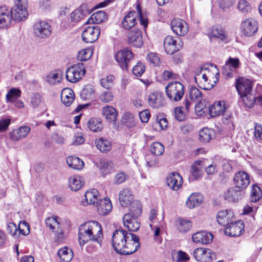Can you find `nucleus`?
Wrapping results in <instances>:
<instances>
[{"instance_id":"nucleus-1","label":"nucleus","mask_w":262,"mask_h":262,"mask_svg":"<svg viewBox=\"0 0 262 262\" xmlns=\"http://www.w3.org/2000/svg\"><path fill=\"white\" fill-rule=\"evenodd\" d=\"M112 240L114 250L121 255L133 254L140 247L139 237L122 229L116 230L114 232Z\"/></svg>"},{"instance_id":"nucleus-2","label":"nucleus","mask_w":262,"mask_h":262,"mask_svg":"<svg viewBox=\"0 0 262 262\" xmlns=\"http://www.w3.org/2000/svg\"><path fill=\"white\" fill-rule=\"evenodd\" d=\"M78 235L81 246L89 241L96 242L100 245L103 237L101 226L97 221L85 222L79 227Z\"/></svg>"},{"instance_id":"nucleus-3","label":"nucleus","mask_w":262,"mask_h":262,"mask_svg":"<svg viewBox=\"0 0 262 262\" xmlns=\"http://www.w3.org/2000/svg\"><path fill=\"white\" fill-rule=\"evenodd\" d=\"M167 97L171 101H178L181 99L184 94L183 84L178 81L169 83L165 88Z\"/></svg>"},{"instance_id":"nucleus-4","label":"nucleus","mask_w":262,"mask_h":262,"mask_svg":"<svg viewBox=\"0 0 262 262\" xmlns=\"http://www.w3.org/2000/svg\"><path fill=\"white\" fill-rule=\"evenodd\" d=\"M85 73V68L83 63H78L69 68L66 73L67 79L71 82L78 81Z\"/></svg>"},{"instance_id":"nucleus-5","label":"nucleus","mask_w":262,"mask_h":262,"mask_svg":"<svg viewBox=\"0 0 262 262\" xmlns=\"http://www.w3.org/2000/svg\"><path fill=\"white\" fill-rule=\"evenodd\" d=\"M15 5L11 10L12 20L20 21L28 16L27 5L25 0H14Z\"/></svg>"},{"instance_id":"nucleus-6","label":"nucleus","mask_w":262,"mask_h":262,"mask_svg":"<svg viewBox=\"0 0 262 262\" xmlns=\"http://www.w3.org/2000/svg\"><path fill=\"white\" fill-rule=\"evenodd\" d=\"M134 58V54L128 48L118 51L115 55V59L120 67L127 70L128 65Z\"/></svg>"},{"instance_id":"nucleus-7","label":"nucleus","mask_w":262,"mask_h":262,"mask_svg":"<svg viewBox=\"0 0 262 262\" xmlns=\"http://www.w3.org/2000/svg\"><path fill=\"white\" fill-rule=\"evenodd\" d=\"M100 33V29L99 26H89L83 31L82 38L86 43H93L98 39Z\"/></svg>"},{"instance_id":"nucleus-8","label":"nucleus","mask_w":262,"mask_h":262,"mask_svg":"<svg viewBox=\"0 0 262 262\" xmlns=\"http://www.w3.org/2000/svg\"><path fill=\"white\" fill-rule=\"evenodd\" d=\"M242 32L246 36H253L258 30L257 21L252 18L246 19L241 25Z\"/></svg>"},{"instance_id":"nucleus-9","label":"nucleus","mask_w":262,"mask_h":262,"mask_svg":"<svg viewBox=\"0 0 262 262\" xmlns=\"http://www.w3.org/2000/svg\"><path fill=\"white\" fill-rule=\"evenodd\" d=\"M35 34L38 37L43 38L50 36L51 27L50 24L45 21H38L34 25Z\"/></svg>"},{"instance_id":"nucleus-10","label":"nucleus","mask_w":262,"mask_h":262,"mask_svg":"<svg viewBox=\"0 0 262 262\" xmlns=\"http://www.w3.org/2000/svg\"><path fill=\"white\" fill-rule=\"evenodd\" d=\"M163 43L165 51L168 54H173L180 50L183 46L181 41L177 42V40L170 35L167 36L164 38Z\"/></svg>"},{"instance_id":"nucleus-11","label":"nucleus","mask_w":262,"mask_h":262,"mask_svg":"<svg viewBox=\"0 0 262 262\" xmlns=\"http://www.w3.org/2000/svg\"><path fill=\"white\" fill-rule=\"evenodd\" d=\"M195 259L200 262H211L215 254L209 249L197 248L193 252Z\"/></svg>"},{"instance_id":"nucleus-12","label":"nucleus","mask_w":262,"mask_h":262,"mask_svg":"<svg viewBox=\"0 0 262 262\" xmlns=\"http://www.w3.org/2000/svg\"><path fill=\"white\" fill-rule=\"evenodd\" d=\"M127 41L133 47L141 48L143 45L141 31L138 29L130 31L127 35Z\"/></svg>"},{"instance_id":"nucleus-13","label":"nucleus","mask_w":262,"mask_h":262,"mask_svg":"<svg viewBox=\"0 0 262 262\" xmlns=\"http://www.w3.org/2000/svg\"><path fill=\"white\" fill-rule=\"evenodd\" d=\"M173 32L179 36H184L188 31L187 24L180 18H174L171 22Z\"/></svg>"},{"instance_id":"nucleus-14","label":"nucleus","mask_w":262,"mask_h":262,"mask_svg":"<svg viewBox=\"0 0 262 262\" xmlns=\"http://www.w3.org/2000/svg\"><path fill=\"white\" fill-rule=\"evenodd\" d=\"M235 87L240 96H242L251 93L252 84L250 80L241 77L236 79Z\"/></svg>"},{"instance_id":"nucleus-15","label":"nucleus","mask_w":262,"mask_h":262,"mask_svg":"<svg viewBox=\"0 0 262 262\" xmlns=\"http://www.w3.org/2000/svg\"><path fill=\"white\" fill-rule=\"evenodd\" d=\"M244 230L243 222L238 221L234 223L233 221L230 224L227 225L224 229V233L230 236H238L240 235Z\"/></svg>"},{"instance_id":"nucleus-16","label":"nucleus","mask_w":262,"mask_h":262,"mask_svg":"<svg viewBox=\"0 0 262 262\" xmlns=\"http://www.w3.org/2000/svg\"><path fill=\"white\" fill-rule=\"evenodd\" d=\"M234 183L236 188L244 190L250 183L249 176L245 171H238L234 176Z\"/></svg>"},{"instance_id":"nucleus-17","label":"nucleus","mask_w":262,"mask_h":262,"mask_svg":"<svg viewBox=\"0 0 262 262\" xmlns=\"http://www.w3.org/2000/svg\"><path fill=\"white\" fill-rule=\"evenodd\" d=\"M11 10L5 5H0V28H7L12 22Z\"/></svg>"},{"instance_id":"nucleus-18","label":"nucleus","mask_w":262,"mask_h":262,"mask_svg":"<svg viewBox=\"0 0 262 262\" xmlns=\"http://www.w3.org/2000/svg\"><path fill=\"white\" fill-rule=\"evenodd\" d=\"M167 184L171 189L177 191L182 185V177L176 172H172L167 178Z\"/></svg>"},{"instance_id":"nucleus-19","label":"nucleus","mask_w":262,"mask_h":262,"mask_svg":"<svg viewBox=\"0 0 262 262\" xmlns=\"http://www.w3.org/2000/svg\"><path fill=\"white\" fill-rule=\"evenodd\" d=\"M138 216L132 215L130 213H126L123 217L124 226L130 231H137L140 228V223L137 219Z\"/></svg>"},{"instance_id":"nucleus-20","label":"nucleus","mask_w":262,"mask_h":262,"mask_svg":"<svg viewBox=\"0 0 262 262\" xmlns=\"http://www.w3.org/2000/svg\"><path fill=\"white\" fill-rule=\"evenodd\" d=\"M239 59L230 57L223 67L222 73L226 77L229 78L233 76L232 72L235 71L239 66Z\"/></svg>"},{"instance_id":"nucleus-21","label":"nucleus","mask_w":262,"mask_h":262,"mask_svg":"<svg viewBox=\"0 0 262 262\" xmlns=\"http://www.w3.org/2000/svg\"><path fill=\"white\" fill-rule=\"evenodd\" d=\"M233 214L231 211L221 210L217 213L216 221L219 224L226 227L233 221Z\"/></svg>"},{"instance_id":"nucleus-22","label":"nucleus","mask_w":262,"mask_h":262,"mask_svg":"<svg viewBox=\"0 0 262 262\" xmlns=\"http://www.w3.org/2000/svg\"><path fill=\"white\" fill-rule=\"evenodd\" d=\"M244 195V190L236 188L235 186L234 187H231L225 192L224 198L228 201L236 202L241 200Z\"/></svg>"},{"instance_id":"nucleus-23","label":"nucleus","mask_w":262,"mask_h":262,"mask_svg":"<svg viewBox=\"0 0 262 262\" xmlns=\"http://www.w3.org/2000/svg\"><path fill=\"white\" fill-rule=\"evenodd\" d=\"M213 237V236L211 233L203 231L193 234L192 239L194 243L206 245L212 242Z\"/></svg>"},{"instance_id":"nucleus-24","label":"nucleus","mask_w":262,"mask_h":262,"mask_svg":"<svg viewBox=\"0 0 262 262\" xmlns=\"http://www.w3.org/2000/svg\"><path fill=\"white\" fill-rule=\"evenodd\" d=\"M184 105V106L177 107L174 109L175 118L179 121H182L185 120L186 114L189 111L192 103L186 99L185 100Z\"/></svg>"},{"instance_id":"nucleus-25","label":"nucleus","mask_w":262,"mask_h":262,"mask_svg":"<svg viewBox=\"0 0 262 262\" xmlns=\"http://www.w3.org/2000/svg\"><path fill=\"white\" fill-rule=\"evenodd\" d=\"M227 107L225 101H220L214 103L209 107V114L211 117L224 115Z\"/></svg>"},{"instance_id":"nucleus-26","label":"nucleus","mask_w":262,"mask_h":262,"mask_svg":"<svg viewBox=\"0 0 262 262\" xmlns=\"http://www.w3.org/2000/svg\"><path fill=\"white\" fill-rule=\"evenodd\" d=\"M119 200L123 207H128L134 201L131 191L128 189H123L120 191Z\"/></svg>"},{"instance_id":"nucleus-27","label":"nucleus","mask_w":262,"mask_h":262,"mask_svg":"<svg viewBox=\"0 0 262 262\" xmlns=\"http://www.w3.org/2000/svg\"><path fill=\"white\" fill-rule=\"evenodd\" d=\"M209 73L204 71L203 74L194 77L195 81L201 89L207 90L212 88L213 85L210 83V80H208Z\"/></svg>"},{"instance_id":"nucleus-28","label":"nucleus","mask_w":262,"mask_h":262,"mask_svg":"<svg viewBox=\"0 0 262 262\" xmlns=\"http://www.w3.org/2000/svg\"><path fill=\"white\" fill-rule=\"evenodd\" d=\"M87 5L82 4L79 7L73 11L71 14V20L73 23H77L82 19L88 12Z\"/></svg>"},{"instance_id":"nucleus-29","label":"nucleus","mask_w":262,"mask_h":262,"mask_svg":"<svg viewBox=\"0 0 262 262\" xmlns=\"http://www.w3.org/2000/svg\"><path fill=\"white\" fill-rule=\"evenodd\" d=\"M96 205L97 206L99 214L101 215L108 214L112 209V205L110 200L106 198L99 200Z\"/></svg>"},{"instance_id":"nucleus-30","label":"nucleus","mask_w":262,"mask_h":262,"mask_svg":"<svg viewBox=\"0 0 262 262\" xmlns=\"http://www.w3.org/2000/svg\"><path fill=\"white\" fill-rule=\"evenodd\" d=\"M148 102L151 107L155 108H159L164 104L163 96L159 92L153 93L149 95Z\"/></svg>"},{"instance_id":"nucleus-31","label":"nucleus","mask_w":262,"mask_h":262,"mask_svg":"<svg viewBox=\"0 0 262 262\" xmlns=\"http://www.w3.org/2000/svg\"><path fill=\"white\" fill-rule=\"evenodd\" d=\"M137 13L135 11H130L122 21L123 27L126 30L133 28L137 24Z\"/></svg>"},{"instance_id":"nucleus-32","label":"nucleus","mask_w":262,"mask_h":262,"mask_svg":"<svg viewBox=\"0 0 262 262\" xmlns=\"http://www.w3.org/2000/svg\"><path fill=\"white\" fill-rule=\"evenodd\" d=\"M83 185V179L79 176H72L69 179V187L72 191H76L79 190Z\"/></svg>"},{"instance_id":"nucleus-33","label":"nucleus","mask_w":262,"mask_h":262,"mask_svg":"<svg viewBox=\"0 0 262 262\" xmlns=\"http://www.w3.org/2000/svg\"><path fill=\"white\" fill-rule=\"evenodd\" d=\"M102 115L105 119L110 122L116 121L117 117V112L112 106H105L102 110Z\"/></svg>"},{"instance_id":"nucleus-34","label":"nucleus","mask_w":262,"mask_h":262,"mask_svg":"<svg viewBox=\"0 0 262 262\" xmlns=\"http://www.w3.org/2000/svg\"><path fill=\"white\" fill-rule=\"evenodd\" d=\"M203 201L202 194L199 193H193L187 199L186 202V205L189 208L199 206Z\"/></svg>"},{"instance_id":"nucleus-35","label":"nucleus","mask_w":262,"mask_h":262,"mask_svg":"<svg viewBox=\"0 0 262 262\" xmlns=\"http://www.w3.org/2000/svg\"><path fill=\"white\" fill-rule=\"evenodd\" d=\"M61 100L66 106H70L74 100V94L71 89H64L61 93Z\"/></svg>"},{"instance_id":"nucleus-36","label":"nucleus","mask_w":262,"mask_h":262,"mask_svg":"<svg viewBox=\"0 0 262 262\" xmlns=\"http://www.w3.org/2000/svg\"><path fill=\"white\" fill-rule=\"evenodd\" d=\"M95 144L97 149L102 152H106L111 149V142L105 138H100L95 140Z\"/></svg>"},{"instance_id":"nucleus-37","label":"nucleus","mask_w":262,"mask_h":262,"mask_svg":"<svg viewBox=\"0 0 262 262\" xmlns=\"http://www.w3.org/2000/svg\"><path fill=\"white\" fill-rule=\"evenodd\" d=\"M68 166L74 169L81 170L84 167V162L79 158L75 156H69L67 159Z\"/></svg>"},{"instance_id":"nucleus-38","label":"nucleus","mask_w":262,"mask_h":262,"mask_svg":"<svg viewBox=\"0 0 262 262\" xmlns=\"http://www.w3.org/2000/svg\"><path fill=\"white\" fill-rule=\"evenodd\" d=\"M203 167L204 162L201 160L195 161L192 165L191 172L194 179L197 180L201 178Z\"/></svg>"},{"instance_id":"nucleus-39","label":"nucleus","mask_w":262,"mask_h":262,"mask_svg":"<svg viewBox=\"0 0 262 262\" xmlns=\"http://www.w3.org/2000/svg\"><path fill=\"white\" fill-rule=\"evenodd\" d=\"M57 254L60 260L63 262H69L72 260L73 257L72 250L69 249L66 247L60 248Z\"/></svg>"},{"instance_id":"nucleus-40","label":"nucleus","mask_w":262,"mask_h":262,"mask_svg":"<svg viewBox=\"0 0 262 262\" xmlns=\"http://www.w3.org/2000/svg\"><path fill=\"white\" fill-rule=\"evenodd\" d=\"M192 226L190 220L179 218L177 221V227L178 230L181 232H186L188 231Z\"/></svg>"},{"instance_id":"nucleus-41","label":"nucleus","mask_w":262,"mask_h":262,"mask_svg":"<svg viewBox=\"0 0 262 262\" xmlns=\"http://www.w3.org/2000/svg\"><path fill=\"white\" fill-rule=\"evenodd\" d=\"M106 19V14L104 12L99 11L94 13L88 20L87 23L98 24L101 23Z\"/></svg>"},{"instance_id":"nucleus-42","label":"nucleus","mask_w":262,"mask_h":262,"mask_svg":"<svg viewBox=\"0 0 262 262\" xmlns=\"http://www.w3.org/2000/svg\"><path fill=\"white\" fill-rule=\"evenodd\" d=\"M213 135V130L208 128H203L199 133L200 140L204 143L208 142Z\"/></svg>"},{"instance_id":"nucleus-43","label":"nucleus","mask_w":262,"mask_h":262,"mask_svg":"<svg viewBox=\"0 0 262 262\" xmlns=\"http://www.w3.org/2000/svg\"><path fill=\"white\" fill-rule=\"evenodd\" d=\"M210 35L211 37L218 38L222 41H224L227 37L226 33L221 26L214 27L210 33Z\"/></svg>"},{"instance_id":"nucleus-44","label":"nucleus","mask_w":262,"mask_h":262,"mask_svg":"<svg viewBox=\"0 0 262 262\" xmlns=\"http://www.w3.org/2000/svg\"><path fill=\"white\" fill-rule=\"evenodd\" d=\"M121 121L123 124L128 128H132L136 124L135 119L130 113H125L122 117Z\"/></svg>"},{"instance_id":"nucleus-45","label":"nucleus","mask_w":262,"mask_h":262,"mask_svg":"<svg viewBox=\"0 0 262 262\" xmlns=\"http://www.w3.org/2000/svg\"><path fill=\"white\" fill-rule=\"evenodd\" d=\"M98 191L96 189H93L91 191H87L85 193V198L88 204H97L99 200L97 196Z\"/></svg>"},{"instance_id":"nucleus-46","label":"nucleus","mask_w":262,"mask_h":262,"mask_svg":"<svg viewBox=\"0 0 262 262\" xmlns=\"http://www.w3.org/2000/svg\"><path fill=\"white\" fill-rule=\"evenodd\" d=\"M88 127L91 131L97 132L102 128V124L99 119L92 118L89 121Z\"/></svg>"},{"instance_id":"nucleus-47","label":"nucleus","mask_w":262,"mask_h":262,"mask_svg":"<svg viewBox=\"0 0 262 262\" xmlns=\"http://www.w3.org/2000/svg\"><path fill=\"white\" fill-rule=\"evenodd\" d=\"M21 91L17 88H11L6 96L7 102H13L21 95Z\"/></svg>"},{"instance_id":"nucleus-48","label":"nucleus","mask_w":262,"mask_h":262,"mask_svg":"<svg viewBox=\"0 0 262 262\" xmlns=\"http://www.w3.org/2000/svg\"><path fill=\"white\" fill-rule=\"evenodd\" d=\"M130 214L135 216H138L142 213L141 204L138 201H134L129 205Z\"/></svg>"},{"instance_id":"nucleus-49","label":"nucleus","mask_w":262,"mask_h":262,"mask_svg":"<svg viewBox=\"0 0 262 262\" xmlns=\"http://www.w3.org/2000/svg\"><path fill=\"white\" fill-rule=\"evenodd\" d=\"M94 94V89L91 85L85 86L80 92V97L82 100H90L93 98Z\"/></svg>"},{"instance_id":"nucleus-50","label":"nucleus","mask_w":262,"mask_h":262,"mask_svg":"<svg viewBox=\"0 0 262 262\" xmlns=\"http://www.w3.org/2000/svg\"><path fill=\"white\" fill-rule=\"evenodd\" d=\"M261 196L262 192L259 187L256 185H253L251 192L250 201L252 202H256L259 200Z\"/></svg>"},{"instance_id":"nucleus-51","label":"nucleus","mask_w":262,"mask_h":262,"mask_svg":"<svg viewBox=\"0 0 262 262\" xmlns=\"http://www.w3.org/2000/svg\"><path fill=\"white\" fill-rule=\"evenodd\" d=\"M150 151L153 155L160 156L164 151V146L159 142H154L150 146Z\"/></svg>"},{"instance_id":"nucleus-52","label":"nucleus","mask_w":262,"mask_h":262,"mask_svg":"<svg viewBox=\"0 0 262 262\" xmlns=\"http://www.w3.org/2000/svg\"><path fill=\"white\" fill-rule=\"evenodd\" d=\"M46 223L47 226L53 231H55V232H58L59 223L56 217H51L47 218L46 220Z\"/></svg>"},{"instance_id":"nucleus-53","label":"nucleus","mask_w":262,"mask_h":262,"mask_svg":"<svg viewBox=\"0 0 262 262\" xmlns=\"http://www.w3.org/2000/svg\"><path fill=\"white\" fill-rule=\"evenodd\" d=\"M146 59L155 67L159 66L161 63L160 56L157 53H149L147 55Z\"/></svg>"},{"instance_id":"nucleus-54","label":"nucleus","mask_w":262,"mask_h":262,"mask_svg":"<svg viewBox=\"0 0 262 262\" xmlns=\"http://www.w3.org/2000/svg\"><path fill=\"white\" fill-rule=\"evenodd\" d=\"M242 100L245 104L246 106L248 107H252L255 103V97L252 95L251 93L247 94L245 95L241 96Z\"/></svg>"},{"instance_id":"nucleus-55","label":"nucleus","mask_w":262,"mask_h":262,"mask_svg":"<svg viewBox=\"0 0 262 262\" xmlns=\"http://www.w3.org/2000/svg\"><path fill=\"white\" fill-rule=\"evenodd\" d=\"M41 101L42 96L39 93L32 94L30 98V103L33 108H37L41 104Z\"/></svg>"},{"instance_id":"nucleus-56","label":"nucleus","mask_w":262,"mask_h":262,"mask_svg":"<svg viewBox=\"0 0 262 262\" xmlns=\"http://www.w3.org/2000/svg\"><path fill=\"white\" fill-rule=\"evenodd\" d=\"M145 71V67L141 62H138L132 69L133 74L136 77H141Z\"/></svg>"},{"instance_id":"nucleus-57","label":"nucleus","mask_w":262,"mask_h":262,"mask_svg":"<svg viewBox=\"0 0 262 262\" xmlns=\"http://www.w3.org/2000/svg\"><path fill=\"white\" fill-rule=\"evenodd\" d=\"M113 168V164L111 161L106 160H102L100 161V170L101 172L106 174L109 173Z\"/></svg>"},{"instance_id":"nucleus-58","label":"nucleus","mask_w":262,"mask_h":262,"mask_svg":"<svg viewBox=\"0 0 262 262\" xmlns=\"http://www.w3.org/2000/svg\"><path fill=\"white\" fill-rule=\"evenodd\" d=\"M114 76L112 75L107 76L106 77L100 80V83L102 86L106 89L111 88L113 84Z\"/></svg>"},{"instance_id":"nucleus-59","label":"nucleus","mask_w":262,"mask_h":262,"mask_svg":"<svg viewBox=\"0 0 262 262\" xmlns=\"http://www.w3.org/2000/svg\"><path fill=\"white\" fill-rule=\"evenodd\" d=\"M238 10L243 13H248L251 10V8L249 3L245 0H241L238 4Z\"/></svg>"},{"instance_id":"nucleus-60","label":"nucleus","mask_w":262,"mask_h":262,"mask_svg":"<svg viewBox=\"0 0 262 262\" xmlns=\"http://www.w3.org/2000/svg\"><path fill=\"white\" fill-rule=\"evenodd\" d=\"M47 81L51 84H56L60 81V77L58 73H51L47 77Z\"/></svg>"},{"instance_id":"nucleus-61","label":"nucleus","mask_w":262,"mask_h":262,"mask_svg":"<svg viewBox=\"0 0 262 262\" xmlns=\"http://www.w3.org/2000/svg\"><path fill=\"white\" fill-rule=\"evenodd\" d=\"M202 96L201 92L195 87H191L189 92V97L191 100H199Z\"/></svg>"},{"instance_id":"nucleus-62","label":"nucleus","mask_w":262,"mask_h":262,"mask_svg":"<svg viewBox=\"0 0 262 262\" xmlns=\"http://www.w3.org/2000/svg\"><path fill=\"white\" fill-rule=\"evenodd\" d=\"M113 95L110 91L103 92L99 96L100 100L103 102H109L113 99Z\"/></svg>"},{"instance_id":"nucleus-63","label":"nucleus","mask_w":262,"mask_h":262,"mask_svg":"<svg viewBox=\"0 0 262 262\" xmlns=\"http://www.w3.org/2000/svg\"><path fill=\"white\" fill-rule=\"evenodd\" d=\"M91 54L89 50L82 49L80 50L77 55V59L81 61H86L90 59Z\"/></svg>"},{"instance_id":"nucleus-64","label":"nucleus","mask_w":262,"mask_h":262,"mask_svg":"<svg viewBox=\"0 0 262 262\" xmlns=\"http://www.w3.org/2000/svg\"><path fill=\"white\" fill-rule=\"evenodd\" d=\"M17 230V227L15 224L12 222H9L7 224V231L9 234L15 236L17 235L16 232Z\"/></svg>"}]
</instances>
